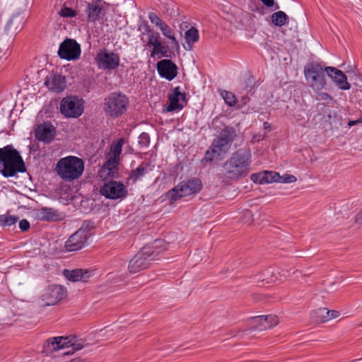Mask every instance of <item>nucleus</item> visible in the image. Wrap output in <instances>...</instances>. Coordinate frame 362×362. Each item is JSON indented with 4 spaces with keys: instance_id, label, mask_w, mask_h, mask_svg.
<instances>
[{
    "instance_id": "f3484780",
    "label": "nucleus",
    "mask_w": 362,
    "mask_h": 362,
    "mask_svg": "<svg viewBox=\"0 0 362 362\" xmlns=\"http://www.w3.org/2000/svg\"><path fill=\"white\" fill-rule=\"evenodd\" d=\"M325 70L333 82L341 90H349L350 83L347 81L346 75L341 71L332 66H327Z\"/></svg>"
},
{
    "instance_id": "4468645a",
    "label": "nucleus",
    "mask_w": 362,
    "mask_h": 362,
    "mask_svg": "<svg viewBox=\"0 0 362 362\" xmlns=\"http://www.w3.org/2000/svg\"><path fill=\"white\" fill-rule=\"evenodd\" d=\"M87 239V231L80 228L69 238L65 243V247L69 252L78 251L86 245Z\"/></svg>"
},
{
    "instance_id": "ddd939ff",
    "label": "nucleus",
    "mask_w": 362,
    "mask_h": 362,
    "mask_svg": "<svg viewBox=\"0 0 362 362\" xmlns=\"http://www.w3.org/2000/svg\"><path fill=\"white\" fill-rule=\"evenodd\" d=\"M100 192L107 199H117L126 197L127 189L122 182L110 181L100 187Z\"/></svg>"
},
{
    "instance_id": "dca6fc26",
    "label": "nucleus",
    "mask_w": 362,
    "mask_h": 362,
    "mask_svg": "<svg viewBox=\"0 0 362 362\" xmlns=\"http://www.w3.org/2000/svg\"><path fill=\"white\" fill-rule=\"evenodd\" d=\"M157 70L160 76L172 81L177 74V67L171 60L163 59L157 63Z\"/></svg>"
},
{
    "instance_id": "79ce46f5",
    "label": "nucleus",
    "mask_w": 362,
    "mask_h": 362,
    "mask_svg": "<svg viewBox=\"0 0 362 362\" xmlns=\"http://www.w3.org/2000/svg\"><path fill=\"white\" fill-rule=\"evenodd\" d=\"M19 228L23 231H27L30 228V223L26 219H23L19 222Z\"/></svg>"
},
{
    "instance_id": "de8ad7c7",
    "label": "nucleus",
    "mask_w": 362,
    "mask_h": 362,
    "mask_svg": "<svg viewBox=\"0 0 362 362\" xmlns=\"http://www.w3.org/2000/svg\"><path fill=\"white\" fill-rule=\"evenodd\" d=\"M360 121L359 120H351V121H349V123H348V125L349 127H352L358 123H359Z\"/></svg>"
},
{
    "instance_id": "37998d69",
    "label": "nucleus",
    "mask_w": 362,
    "mask_h": 362,
    "mask_svg": "<svg viewBox=\"0 0 362 362\" xmlns=\"http://www.w3.org/2000/svg\"><path fill=\"white\" fill-rule=\"evenodd\" d=\"M243 216L245 218H247V222L250 224L253 221V214L250 211H244Z\"/></svg>"
},
{
    "instance_id": "c756f323",
    "label": "nucleus",
    "mask_w": 362,
    "mask_h": 362,
    "mask_svg": "<svg viewBox=\"0 0 362 362\" xmlns=\"http://www.w3.org/2000/svg\"><path fill=\"white\" fill-rule=\"evenodd\" d=\"M329 310L326 308H320L311 312L310 315L316 322L322 323L329 321Z\"/></svg>"
},
{
    "instance_id": "58836bf2",
    "label": "nucleus",
    "mask_w": 362,
    "mask_h": 362,
    "mask_svg": "<svg viewBox=\"0 0 362 362\" xmlns=\"http://www.w3.org/2000/svg\"><path fill=\"white\" fill-rule=\"evenodd\" d=\"M297 178L294 175L288 174L282 176L279 175V177L278 178V182L280 183H292L295 182Z\"/></svg>"
},
{
    "instance_id": "2eb2a0df",
    "label": "nucleus",
    "mask_w": 362,
    "mask_h": 362,
    "mask_svg": "<svg viewBox=\"0 0 362 362\" xmlns=\"http://www.w3.org/2000/svg\"><path fill=\"white\" fill-rule=\"evenodd\" d=\"M96 60L100 68L103 69H115L119 64V57L117 54L103 51L97 54Z\"/></svg>"
},
{
    "instance_id": "f257e3e1",
    "label": "nucleus",
    "mask_w": 362,
    "mask_h": 362,
    "mask_svg": "<svg viewBox=\"0 0 362 362\" xmlns=\"http://www.w3.org/2000/svg\"><path fill=\"white\" fill-rule=\"evenodd\" d=\"M251 164V154L245 150L233 153L223 165L222 174L227 180H238L247 175Z\"/></svg>"
},
{
    "instance_id": "f704fd0d",
    "label": "nucleus",
    "mask_w": 362,
    "mask_h": 362,
    "mask_svg": "<svg viewBox=\"0 0 362 362\" xmlns=\"http://www.w3.org/2000/svg\"><path fill=\"white\" fill-rule=\"evenodd\" d=\"M221 95L224 100L225 103L229 106H233L237 103V99L235 95L229 91L223 90L221 92Z\"/></svg>"
},
{
    "instance_id": "4be33fe9",
    "label": "nucleus",
    "mask_w": 362,
    "mask_h": 362,
    "mask_svg": "<svg viewBox=\"0 0 362 362\" xmlns=\"http://www.w3.org/2000/svg\"><path fill=\"white\" fill-rule=\"evenodd\" d=\"M103 6L101 0H92L88 3L86 12L89 21H95L100 18Z\"/></svg>"
},
{
    "instance_id": "c9c22d12",
    "label": "nucleus",
    "mask_w": 362,
    "mask_h": 362,
    "mask_svg": "<svg viewBox=\"0 0 362 362\" xmlns=\"http://www.w3.org/2000/svg\"><path fill=\"white\" fill-rule=\"evenodd\" d=\"M58 14L63 18H73L76 16V11L66 6H63L58 11Z\"/></svg>"
},
{
    "instance_id": "1a4fd4ad",
    "label": "nucleus",
    "mask_w": 362,
    "mask_h": 362,
    "mask_svg": "<svg viewBox=\"0 0 362 362\" xmlns=\"http://www.w3.org/2000/svg\"><path fill=\"white\" fill-rule=\"evenodd\" d=\"M201 189V181L197 178H194L181 182L168 192V196L172 201H175L178 198L198 192Z\"/></svg>"
},
{
    "instance_id": "5701e85b",
    "label": "nucleus",
    "mask_w": 362,
    "mask_h": 362,
    "mask_svg": "<svg viewBox=\"0 0 362 362\" xmlns=\"http://www.w3.org/2000/svg\"><path fill=\"white\" fill-rule=\"evenodd\" d=\"M253 321L262 327L260 328L261 330L272 328L279 323V319L274 315L257 316L253 318Z\"/></svg>"
},
{
    "instance_id": "6ab92c4d",
    "label": "nucleus",
    "mask_w": 362,
    "mask_h": 362,
    "mask_svg": "<svg viewBox=\"0 0 362 362\" xmlns=\"http://www.w3.org/2000/svg\"><path fill=\"white\" fill-rule=\"evenodd\" d=\"M117 160L110 158L99 171V175L103 180L115 178L117 175Z\"/></svg>"
},
{
    "instance_id": "473e14b6",
    "label": "nucleus",
    "mask_w": 362,
    "mask_h": 362,
    "mask_svg": "<svg viewBox=\"0 0 362 362\" xmlns=\"http://www.w3.org/2000/svg\"><path fill=\"white\" fill-rule=\"evenodd\" d=\"M272 22L276 26H282L286 23L288 20L287 15L283 11L274 13L271 16Z\"/></svg>"
},
{
    "instance_id": "9d476101",
    "label": "nucleus",
    "mask_w": 362,
    "mask_h": 362,
    "mask_svg": "<svg viewBox=\"0 0 362 362\" xmlns=\"http://www.w3.org/2000/svg\"><path fill=\"white\" fill-rule=\"evenodd\" d=\"M154 258L153 249L144 247L130 260L128 269L131 273H136L146 269Z\"/></svg>"
},
{
    "instance_id": "3c124183",
    "label": "nucleus",
    "mask_w": 362,
    "mask_h": 362,
    "mask_svg": "<svg viewBox=\"0 0 362 362\" xmlns=\"http://www.w3.org/2000/svg\"><path fill=\"white\" fill-rule=\"evenodd\" d=\"M69 354V351H67V352H65L64 354L66 355V354Z\"/></svg>"
},
{
    "instance_id": "a878e982",
    "label": "nucleus",
    "mask_w": 362,
    "mask_h": 362,
    "mask_svg": "<svg viewBox=\"0 0 362 362\" xmlns=\"http://www.w3.org/2000/svg\"><path fill=\"white\" fill-rule=\"evenodd\" d=\"M279 177V174L275 172H265L263 175H255L253 174L251 175V179L254 182H259V183L262 184L270 183L272 182H278V178Z\"/></svg>"
},
{
    "instance_id": "f03ea898",
    "label": "nucleus",
    "mask_w": 362,
    "mask_h": 362,
    "mask_svg": "<svg viewBox=\"0 0 362 362\" xmlns=\"http://www.w3.org/2000/svg\"><path fill=\"white\" fill-rule=\"evenodd\" d=\"M0 170L4 177H12L16 173L25 171L22 157L12 146L0 148Z\"/></svg>"
},
{
    "instance_id": "0eeeda50",
    "label": "nucleus",
    "mask_w": 362,
    "mask_h": 362,
    "mask_svg": "<svg viewBox=\"0 0 362 362\" xmlns=\"http://www.w3.org/2000/svg\"><path fill=\"white\" fill-rule=\"evenodd\" d=\"M84 346V340L74 336L52 337L47 341V348L52 351L69 347H71L74 351H78Z\"/></svg>"
},
{
    "instance_id": "c85d7f7f",
    "label": "nucleus",
    "mask_w": 362,
    "mask_h": 362,
    "mask_svg": "<svg viewBox=\"0 0 362 362\" xmlns=\"http://www.w3.org/2000/svg\"><path fill=\"white\" fill-rule=\"evenodd\" d=\"M38 216L40 220L47 221H56L61 219L60 215L52 208H42Z\"/></svg>"
},
{
    "instance_id": "72a5a7b5",
    "label": "nucleus",
    "mask_w": 362,
    "mask_h": 362,
    "mask_svg": "<svg viewBox=\"0 0 362 362\" xmlns=\"http://www.w3.org/2000/svg\"><path fill=\"white\" fill-rule=\"evenodd\" d=\"M185 40L188 45L194 43L199 40V33L197 29L192 27L185 33Z\"/></svg>"
},
{
    "instance_id": "393cba45",
    "label": "nucleus",
    "mask_w": 362,
    "mask_h": 362,
    "mask_svg": "<svg viewBox=\"0 0 362 362\" xmlns=\"http://www.w3.org/2000/svg\"><path fill=\"white\" fill-rule=\"evenodd\" d=\"M151 170V169L148 163H142L137 168L131 172L128 177V181L132 184H134L137 180H141Z\"/></svg>"
},
{
    "instance_id": "7c9ffc66",
    "label": "nucleus",
    "mask_w": 362,
    "mask_h": 362,
    "mask_svg": "<svg viewBox=\"0 0 362 362\" xmlns=\"http://www.w3.org/2000/svg\"><path fill=\"white\" fill-rule=\"evenodd\" d=\"M267 274L270 275L271 277L269 279V281L276 282V281H281L286 276H288V271L282 269H276L273 271L267 270Z\"/></svg>"
},
{
    "instance_id": "423d86ee",
    "label": "nucleus",
    "mask_w": 362,
    "mask_h": 362,
    "mask_svg": "<svg viewBox=\"0 0 362 362\" xmlns=\"http://www.w3.org/2000/svg\"><path fill=\"white\" fill-rule=\"evenodd\" d=\"M129 104V100L125 95L112 93L105 99V113L112 117H118L123 115Z\"/></svg>"
},
{
    "instance_id": "f8f14e48",
    "label": "nucleus",
    "mask_w": 362,
    "mask_h": 362,
    "mask_svg": "<svg viewBox=\"0 0 362 362\" xmlns=\"http://www.w3.org/2000/svg\"><path fill=\"white\" fill-rule=\"evenodd\" d=\"M81 54V45L71 38L64 40L59 45L58 55L68 61L78 59Z\"/></svg>"
},
{
    "instance_id": "2f4dec72",
    "label": "nucleus",
    "mask_w": 362,
    "mask_h": 362,
    "mask_svg": "<svg viewBox=\"0 0 362 362\" xmlns=\"http://www.w3.org/2000/svg\"><path fill=\"white\" fill-rule=\"evenodd\" d=\"M19 218L17 216L5 214L0 215V226L8 227L15 225Z\"/></svg>"
},
{
    "instance_id": "cd10ccee",
    "label": "nucleus",
    "mask_w": 362,
    "mask_h": 362,
    "mask_svg": "<svg viewBox=\"0 0 362 362\" xmlns=\"http://www.w3.org/2000/svg\"><path fill=\"white\" fill-rule=\"evenodd\" d=\"M148 46H153V49L151 55L153 56L156 54H161L163 57H167V52L165 50L164 47L162 45L161 42L158 40V37L156 36L154 34H151L148 37V41L147 42Z\"/></svg>"
},
{
    "instance_id": "603ef678",
    "label": "nucleus",
    "mask_w": 362,
    "mask_h": 362,
    "mask_svg": "<svg viewBox=\"0 0 362 362\" xmlns=\"http://www.w3.org/2000/svg\"><path fill=\"white\" fill-rule=\"evenodd\" d=\"M12 21H13V19H11L9 22V24H11L12 23Z\"/></svg>"
},
{
    "instance_id": "a18cd8bd",
    "label": "nucleus",
    "mask_w": 362,
    "mask_h": 362,
    "mask_svg": "<svg viewBox=\"0 0 362 362\" xmlns=\"http://www.w3.org/2000/svg\"><path fill=\"white\" fill-rule=\"evenodd\" d=\"M355 221L357 224L362 226V210L356 215Z\"/></svg>"
},
{
    "instance_id": "a19ab883",
    "label": "nucleus",
    "mask_w": 362,
    "mask_h": 362,
    "mask_svg": "<svg viewBox=\"0 0 362 362\" xmlns=\"http://www.w3.org/2000/svg\"><path fill=\"white\" fill-rule=\"evenodd\" d=\"M317 98L319 100L324 101L325 103H328L329 101L333 100V98L326 93H320Z\"/></svg>"
},
{
    "instance_id": "ea45409f",
    "label": "nucleus",
    "mask_w": 362,
    "mask_h": 362,
    "mask_svg": "<svg viewBox=\"0 0 362 362\" xmlns=\"http://www.w3.org/2000/svg\"><path fill=\"white\" fill-rule=\"evenodd\" d=\"M150 142V138L148 134L142 133L139 137V144L142 147H146Z\"/></svg>"
},
{
    "instance_id": "b1692460",
    "label": "nucleus",
    "mask_w": 362,
    "mask_h": 362,
    "mask_svg": "<svg viewBox=\"0 0 362 362\" xmlns=\"http://www.w3.org/2000/svg\"><path fill=\"white\" fill-rule=\"evenodd\" d=\"M64 274L66 278L72 281H86L90 276V272L87 269H76L74 270L65 269Z\"/></svg>"
},
{
    "instance_id": "412c9836",
    "label": "nucleus",
    "mask_w": 362,
    "mask_h": 362,
    "mask_svg": "<svg viewBox=\"0 0 362 362\" xmlns=\"http://www.w3.org/2000/svg\"><path fill=\"white\" fill-rule=\"evenodd\" d=\"M66 78L62 75L52 74L47 77L45 85L53 92L60 93L66 88Z\"/></svg>"
},
{
    "instance_id": "6e6552de",
    "label": "nucleus",
    "mask_w": 362,
    "mask_h": 362,
    "mask_svg": "<svg viewBox=\"0 0 362 362\" xmlns=\"http://www.w3.org/2000/svg\"><path fill=\"white\" fill-rule=\"evenodd\" d=\"M60 112L66 117L77 118L83 112V100L77 96H66L61 100Z\"/></svg>"
},
{
    "instance_id": "09e8293b",
    "label": "nucleus",
    "mask_w": 362,
    "mask_h": 362,
    "mask_svg": "<svg viewBox=\"0 0 362 362\" xmlns=\"http://www.w3.org/2000/svg\"><path fill=\"white\" fill-rule=\"evenodd\" d=\"M163 243V240H156L155 242V244L156 245V246L158 247V245H161V244Z\"/></svg>"
},
{
    "instance_id": "aec40b11",
    "label": "nucleus",
    "mask_w": 362,
    "mask_h": 362,
    "mask_svg": "<svg viewBox=\"0 0 362 362\" xmlns=\"http://www.w3.org/2000/svg\"><path fill=\"white\" fill-rule=\"evenodd\" d=\"M185 102V94L180 91V87L175 88L173 93L169 95V105L167 107V111L182 109Z\"/></svg>"
},
{
    "instance_id": "20e7f679",
    "label": "nucleus",
    "mask_w": 362,
    "mask_h": 362,
    "mask_svg": "<svg viewBox=\"0 0 362 362\" xmlns=\"http://www.w3.org/2000/svg\"><path fill=\"white\" fill-rule=\"evenodd\" d=\"M235 136V130L233 127H227L214 140L209 149L206 151L204 160L211 162L226 153L230 148Z\"/></svg>"
},
{
    "instance_id": "e433bc0d",
    "label": "nucleus",
    "mask_w": 362,
    "mask_h": 362,
    "mask_svg": "<svg viewBox=\"0 0 362 362\" xmlns=\"http://www.w3.org/2000/svg\"><path fill=\"white\" fill-rule=\"evenodd\" d=\"M123 145V140L120 139L118 142L116 144H113L111 146V153L112 156L110 158H115L117 160V157H119V154L122 151V148Z\"/></svg>"
},
{
    "instance_id": "7ed1b4c3",
    "label": "nucleus",
    "mask_w": 362,
    "mask_h": 362,
    "mask_svg": "<svg viewBox=\"0 0 362 362\" xmlns=\"http://www.w3.org/2000/svg\"><path fill=\"white\" fill-rule=\"evenodd\" d=\"M83 170V160L73 156L59 159L55 167L57 175L62 180L68 182L78 179L82 175Z\"/></svg>"
},
{
    "instance_id": "39448f33",
    "label": "nucleus",
    "mask_w": 362,
    "mask_h": 362,
    "mask_svg": "<svg viewBox=\"0 0 362 362\" xmlns=\"http://www.w3.org/2000/svg\"><path fill=\"white\" fill-rule=\"evenodd\" d=\"M325 69L319 64L312 62L304 68V75L308 85L314 91H321L326 85Z\"/></svg>"
},
{
    "instance_id": "8fccbe9b",
    "label": "nucleus",
    "mask_w": 362,
    "mask_h": 362,
    "mask_svg": "<svg viewBox=\"0 0 362 362\" xmlns=\"http://www.w3.org/2000/svg\"><path fill=\"white\" fill-rule=\"evenodd\" d=\"M264 127L265 129L269 128V123H268V122H264Z\"/></svg>"
},
{
    "instance_id": "49530a36",
    "label": "nucleus",
    "mask_w": 362,
    "mask_h": 362,
    "mask_svg": "<svg viewBox=\"0 0 362 362\" xmlns=\"http://www.w3.org/2000/svg\"><path fill=\"white\" fill-rule=\"evenodd\" d=\"M267 7H272L274 5V0H261Z\"/></svg>"
},
{
    "instance_id": "a211bd4d",
    "label": "nucleus",
    "mask_w": 362,
    "mask_h": 362,
    "mask_svg": "<svg viewBox=\"0 0 362 362\" xmlns=\"http://www.w3.org/2000/svg\"><path fill=\"white\" fill-rule=\"evenodd\" d=\"M55 135V128L50 124L40 125L35 131V137L45 143L51 142Z\"/></svg>"
},
{
    "instance_id": "4c0bfd02",
    "label": "nucleus",
    "mask_w": 362,
    "mask_h": 362,
    "mask_svg": "<svg viewBox=\"0 0 362 362\" xmlns=\"http://www.w3.org/2000/svg\"><path fill=\"white\" fill-rule=\"evenodd\" d=\"M148 18L151 23L155 25L156 26L158 27L159 28L163 26L165 23L163 21L156 13H150L148 14Z\"/></svg>"
},
{
    "instance_id": "c03bdc74",
    "label": "nucleus",
    "mask_w": 362,
    "mask_h": 362,
    "mask_svg": "<svg viewBox=\"0 0 362 362\" xmlns=\"http://www.w3.org/2000/svg\"><path fill=\"white\" fill-rule=\"evenodd\" d=\"M340 315L339 313L337 310H329L328 313L329 320L338 317Z\"/></svg>"
},
{
    "instance_id": "9b49d317",
    "label": "nucleus",
    "mask_w": 362,
    "mask_h": 362,
    "mask_svg": "<svg viewBox=\"0 0 362 362\" xmlns=\"http://www.w3.org/2000/svg\"><path fill=\"white\" fill-rule=\"evenodd\" d=\"M66 295V288L60 285H50L45 288L41 295L40 300L43 305H56Z\"/></svg>"
},
{
    "instance_id": "bb28decb",
    "label": "nucleus",
    "mask_w": 362,
    "mask_h": 362,
    "mask_svg": "<svg viewBox=\"0 0 362 362\" xmlns=\"http://www.w3.org/2000/svg\"><path fill=\"white\" fill-rule=\"evenodd\" d=\"M159 29L160 30L163 35L170 40L172 49L179 51L180 44L178 40L176 39L172 28L167 23H165Z\"/></svg>"
}]
</instances>
